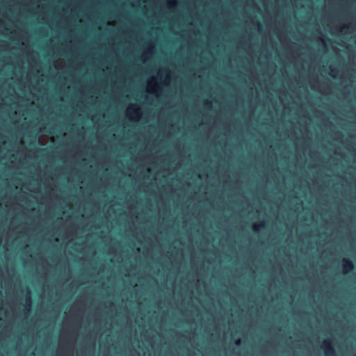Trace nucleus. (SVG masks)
<instances>
[{
	"label": "nucleus",
	"instance_id": "obj_3",
	"mask_svg": "<svg viewBox=\"0 0 356 356\" xmlns=\"http://www.w3.org/2000/svg\"><path fill=\"white\" fill-rule=\"evenodd\" d=\"M129 109L131 110V114L134 117L138 119L139 117V110L138 106L136 105H131L129 107Z\"/></svg>",
	"mask_w": 356,
	"mask_h": 356
},
{
	"label": "nucleus",
	"instance_id": "obj_8",
	"mask_svg": "<svg viewBox=\"0 0 356 356\" xmlns=\"http://www.w3.org/2000/svg\"><path fill=\"white\" fill-rule=\"evenodd\" d=\"M159 76V71L157 70V77ZM156 90H157V97H159V84L157 83V88H156Z\"/></svg>",
	"mask_w": 356,
	"mask_h": 356
},
{
	"label": "nucleus",
	"instance_id": "obj_11",
	"mask_svg": "<svg viewBox=\"0 0 356 356\" xmlns=\"http://www.w3.org/2000/svg\"><path fill=\"white\" fill-rule=\"evenodd\" d=\"M156 45H157V46L159 45V43H158V42L156 43Z\"/></svg>",
	"mask_w": 356,
	"mask_h": 356
},
{
	"label": "nucleus",
	"instance_id": "obj_13",
	"mask_svg": "<svg viewBox=\"0 0 356 356\" xmlns=\"http://www.w3.org/2000/svg\"><path fill=\"white\" fill-rule=\"evenodd\" d=\"M156 194H157V195L159 194V192H158V191L156 192Z\"/></svg>",
	"mask_w": 356,
	"mask_h": 356
},
{
	"label": "nucleus",
	"instance_id": "obj_9",
	"mask_svg": "<svg viewBox=\"0 0 356 356\" xmlns=\"http://www.w3.org/2000/svg\"><path fill=\"white\" fill-rule=\"evenodd\" d=\"M236 344H240V343H241V339H237V340L236 341Z\"/></svg>",
	"mask_w": 356,
	"mask_h": 356
},
{
	"label": "nucleus",
	"instance_id": "obj_6",
	"mask_svg": "<svg viewBox=\"0 0 356 356\" xmlns=\"http://www.w3.org/2000/svg\"><path fill=\"white\" fill-rule=\"evenodd\" d=\"M204 104L207 108H210L211 107V102L209 101H206Z\"/></svg>",
	"mask_w": 356,
	"mask_h": 356
},
{
	"label": "nucleus",
	"instance_id": "obj_1",
	"mask_svg": "<svg viewBox=\"0 0 356 356\" xmlns=\"http://www.w3.org/2000/svg\"><path fill=\"white\" fill-rule=\"evenodd\" d=\"M322 348L324 350L325 356H334L335 353V350L331 342L330 341H325L322 346Z\"/></svg>",
	"mask_w": 356,
	"mask_h": 356
},
{
	"label": "nucleus",
	"instance_id": "obj_10",
	"mask_svg": "<svg viewBox=\"0 0 356 356\" xmlns=\"http://www.w3.org/2000/svg\"><path fill=\"white\" fill-rule=\"evenodd\" d=\"M159 11V10L157 9V12ZM159 26H157V33L159 32Z\"/></svg>",
	"mask_w": 356,
	"mask_h": 356
},
{
	"label": "nucleus",
	"instance_id": "obj_4",
	"mask_svg": "<svg viewBox=\"0 0 356 356\" xmlns=\"http://www.w3.org/2000/svg\"><path fill=\"white\" fill-rule=\"evenodd\" d=\"M266 227V224L264 222V221H261L259 224H255L253 226V229L255 230V231H259L260 230L261 228H264Z\"/></svg>",
	"mask_w": 356,
	"mask_h": 356
},
{
	"label": "nucleus",
	"instance_id": "obj_5",
	"mask_svg": "<svg viewBox=\"0 0 356 356\" xmlns=\"http://www.w3.org/2000/svg\"><path fill=\"white\" fill-rule=\"evenodd\" d=\"M26 301L29 302L28 305L25 307V308L26 309L27 311H29L30 309V306H31V298H30V296H28V298H26Z\"/></svg>",
	"mask_w": 356,
	"mask_h": 356
},
{
	"label": "nucleus",
	"instance_id": "obj_12",
	"mask_svg": "<svg viewBox=\"0 0 356 356\" xmlns=\"http://www.w3.org/2000/svg\"><path fill=\"white\" fill-rule=\"evenodd\" d=\"M156 120H157V121L159 120V118H156Z\"/></svg>",
	"mask_w": 356,
	"mask_h": 356
},
{
	"label": "nucleus",
	"instance_id": "obj_7",
	"mask_svg": "<svg viewBox=\"0 0 356 356\" xmlns=\"http://www.w3.org/2000/svg\"><path fill=\"white\" fill-rule=\"evenodd\" d=\"M169 6L171 7V6H175L177 5V1L176 0H173V1H171L169 2L168 3Z\"/></svg>",
	"mask_w": 356,
	"mask_h": 356
},
{
	"label": "nucleus",
	"instance_id": "obj_2",
	"mask_svg": "<svg viewBox=\"0 0 356 356\" xmlns=\"http://www.w3.org/2000/svg\"><path fill=\"white\" fill-rule=\"evenodd\" d=\"M342 268L346 273L353 270L354 268L353 261L348 259H343L342 261Z\"/></svg>",
	"mask_w": 356,
	"mask_h": 356
}]
</instances>
